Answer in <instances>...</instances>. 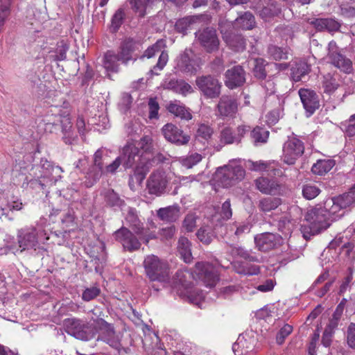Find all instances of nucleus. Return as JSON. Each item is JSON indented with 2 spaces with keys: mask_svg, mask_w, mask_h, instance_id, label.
<instances>
[{
  "mask_svg": "<svg viewBox=\"0 0 355 355\" xmlns=\"http://www.w3.org/2000/svg\"><path fill=\"white\" fill-rule=\"evenodd\" d=\"M162 87L164 89L173 91L183 96L193 92V87L188 83L175 78H166L162 83Z\"/></svg>",
  "mask_w": 355,
  "mask_h": 355,
  "instance_id": "412c9836",
  "label": "nucleus"
},
{
  "mask_svg": "<svg viewBox=\"0 0 355 355\" xmlns=\"http://www.w3.org/2000/svg\"><path fill=\"white\" fill-rule=\"evenodd\" d=\"M196 38L208 53H212L218 49L220 42L214 28H206L198 31L196 33Z\"/></svg>",
  "mask_w": 355,
  "mask_h": 355,
  "instance_id": "2eb2a0df",
  "label": "nucleus"
},
{
  "mask_svg": "<svg viewBox=\"0 0 355 355\" xmlns=\"http://www.w3.org/2000/svg\"><path fill=\"white\" fill-rule=\"evenodd\" d=\"M194 278L193 274L187 269L179 270L175 273V276L172 282L169 280V283L166 284L177 289L178 293L180 295L181 291L189 288L191 286V279Z\"/></svg>",
  "mask_w": 355,
  "mask_h": 355,
  "instance_id": "393cba45",
  "label": "nucleus"
},
{
  "mask_svg": "<svg viewBox=\"0 0 355 355\" xmlns=\"http://www.w3.org/2000/svg\"><path fill=\"white\" fill-rule=\"evenodd\" d=\"M137 147L140 148L141 153L139 164L135 167L130 180L135 179L137 182L141 183L153 164L161 161L162 155L159 153L155 154L153 141L150 136L146 135L141 138Z\"/></svg>",
  "mask_w": 355,
  "mask_h": 355,
  "instance_id": "f257e3e1",
  "label": "nucleus"
},
{
  "mask_svg": "<svg viewBox=\"0 0 355 355\" xmlns=\"http://www.w3.org/2000/svg\"><path fill=\"white\" fill-rule=\"evenodd\" d=\"M245 170L241 166H226L218 169L215 179L223 187H230L234 181L241 180L245 177Z\"/></svg>",
  "mask_w": 355,
  "mask_h": 355,
  "instance_id": "9d476101",
  "label": "nucleus"
},
{
  "mask_svg": "<svg viewBox=\"0 0 355 355\" xmlns=\"http://www.w3.org/2000/svg\"><path fill=\"white\" fill-rule=\"evenodd\" d=\"M66 332L77 339L89 340L96 333V327L92 324L84 322L77 318H67L63 321Z\"/></svg>",
  "mask_w": 355,
  "mask_h": 355,
  "instance_id": "39448f33",
  "label": "nucleus"
},
{
  "mask_svg": "<svg viewBox=\"0 0 355 355\" xmlns=\"http://www.w3.org/2000/svg\"><path fill=\"white\" fill-rule=\"evenodd\" d=\"M214 133L213 129L207 124H200L196 132V137L204 140L209 139Z\"/></svg>",
  "mask_w": 355,
  "mask_h": 355,
  "instance_id": "69168bd1",
  "label": "nucleus"
},
{
  "mask_svg": "<svg viewBox=\"0 0 355 355\" xmlns=\"http://www.w3.org/2000/svg\"><path fill=\"white\" fill-rule=\"evenodd\" d=\"M327 58L333 65L340 71L346 73L352 71V61L338 52V46L334 41H331L329 43Z\"/></svg>",
  "mask_w": 355,
  "mask_h": 355,
  "instance_id": "4468645a",
  "label": "nucleus"
},
{
  "mask_svg": "<svg viewBox=\"0 0 355 355\" xmlns=\"http://www.w3.org/2000/svg\"><path fill=\"white\" fill-rule=\"evenodd\" d=\"M225 84L230 89L241 86L245 81V71L242 67L234 66L228 69L225 74Z\"/></svg>",
  "mask_w": 355,
  "mask_h": 355,
  "instance_id": "a878e982",
  "label": "nucleus"
},
{
  "mask_svg": "<svg viewBox=\"0 0 355 355\" xmlns=\"http://www.w3.org/2000/svg\"><path fill=\"white\" fill-rule=\"evenodd\" d=\"M45 231L34 226L26 227L17 232V241L21 252L26 250H35L40 242L49 239Z\"/></svg>",
  "mask_w": 355,
  "mask_h": 355,
  "instance_id": "20e7f679",
  "label": "nucleus"
},
{
  "mask_svg": "<svg viewBox=\"0 0 355 355\" xmlns=\"http://www.w3.org/2000/svg\"><path fill=\"white\" fill-rule=\"evenodd\" d=\"M237 100L228 95L222 96L217 104L216 115L221 118H234L238 112Z\"/></svg>",
  "mask_w": 355,
  "mask_h": 355,
  "instance_id": "dca6fc26",
  "label": "nucleus"
},
{
  "mask_svg": "<svg viewBox=\"0 0 355 355\" xmlns=\"http://www.w3.org/2000/svg\"><path fill=\"white\" fill-rule=\"evenodd\" d=\"M118 54L114 51H107L104 55L103 66L107 71L117 72L119 68Z\"/></svg>",
  "mask_w": 355,
  "mask_h": 355,
  "instance_id": "4c0bfd02",
  "label": "nucleus"
},
{
  "mask_svg": "<svg viewBox=\"0 0 355 355\" xmlns=\"http://www.w3.org/2000/svg\"><path fill=\"white\" fill-rule=\"evenodd\" d=\"M180 295L186 296L191 303L197 305L204 299L203 293L198 288H193L191 286L188 289L181 291Z\"/></svg>",
  "mask_w": 355,
  "mask_h": 355,
  "instance_id": "de8ad7c7",
  "label": "nucleus"
},
{
  "mask_svg": "<svg viewBox=\"0 0 355 355\" xmlns=\"http://www.w3.org/2000/svg\"><path fill=\"white\" fill-rule=\"evenodd\" d=\"M164 138L178 146L186 145L190 140V136L184 134L183 131L173 123H166L162 128Z\"/></svg>",
  "mask_w": 355,
  "mask_h": 355,
  "instance_id": "6ab92c4d",
  "label": "nucleus"
},
{
  "mask_svg": "<svg viewBox=\"0 0 355 355\" xmlns=\"http://www.w3.org/2000/svg\"><path fill=\"white\" fill-rule=\"evenodd\" d=\"M202 155L199 153H191L180 159L181 164L187 168H191L202 160Z\"/></svg>",
  "mask_w": 355,
  "mask_h": 355,
  "instance_id": "864d4df0",
  "label": "nucleus"
},
{
  "mask_svg": "<svg viewBox=\"0 0 355 355\" xmlns=\"http://www.w3.org/2000/svg\"><path fill=\"white\" fill-rule=\"evenodd\" d=\"M125 17V10L123 8H119L116 10L111 19V23L110 25V31L111 33H116L121 25Z\"/></svg>",
  "mask_w": 355,
  "mask_h": 355,
  "instance_id": "49530a36",
  "label": "nucleus"
},
{
  "mask_svg": "<svg viewBox=\"0 0 355 355\" xmlns=\"http://www.w3.org/2000/svg\"><path fill=\"white\" fill-rule=\"evenodd\" d=\"M325 211L322 207H315L306 212L304 223L300 228L305 239L319 234L331 225V220L326 216Z\"/></svg>",
  "mask_w": 355,
  "mask_h": 355,
  "instance_id": "f03ea898",
  "label": "nucleus"
},
{
  "mask_svg": "<svg viewBox=\"0 0 355 355\" xmlns=\"http://www.w3.org/2000/svg\"><path fill=\"white\" fill-rule=\"evenodd\" d=\"M233 267L237 273L245 275H257L260 271L258 266L247 262L235 261Z\"/></svg>",
  "mask_w": 355,
  "mask_h": 355,
  "instance_id": "ea45409f",
  "label": "nucleus"
},
{
  "mask_svg": "<svg viewBox=\"0 0 355 355\" xmlns=\"http://www.w3.org/2000/svg\"><path fill=\"white\" fill-rule=\"evenodd\" d=\"M198 20V18L196 16L183 17L176 21L175 28L178 33L186 35L187 31L191 28L192 26L196 23Z\"/></svg>",
  "mask_w": 355,
  "mask_h": 355,
  "instance_id": "a19ab883",
  "label": "nucleus"
},
{
  "mask_svg": "<svg viewBox=\"0 0 355 355\" xmlns=\"http://www.w3.org/2000/svg\"><path fill=\"white\" fill-rule=\"evenodd\" d=\"M275 162H266V161H252L248 160L245 163V166L248 168L250 171L263 172V171H272V173L275 175H281L282 174V172H277V169L275 168Z\"/></svg>",
  "mask_w": 355,
  "mask_h": 355,
  "instance_id": "473e14b6",
  "label": "nucleus"
},
{
  "mask_svg": "<svg viewBox=\"0 0 355 355\" xmlns=\"http://www.w3.org/2000/svg\"><path fill=\"white\" fill-rule=\"evenodd\" d=\"M114 236L119 242L125 250L133 252L141 247L139 239L128 228L121 227L114 233Z\"/></svg>",
  "mask_w": 355,
  "mask_h": 355,
  "instance_id": "f3484780",
  "label": "nucleus"
},
{
  "mask_svg": "<svg viewBox=\"0 0 355 355\" xmlns=\"http://www.w3.org/2000/svg\"><path fill=\"white\" fill-rule=\"evenodd\" d=\"M60 112V109L59 107L56 106L51 107L43 116L40 124L46 132L52 133L57 130L62 116Z\"/></svg>",
  "mask_w": 355,
  "mask_h": 355,
  "instance_id": "5701e85b",
  "label": "nucleus"
},
{
  "mask_svg": "<svg viewBox=\"0 0 355 355\" xmlns=\"http://www.w3.org/2000/svg\"><path fill=\"white\" fill-rule=\"evenodd\" d=\"M166 109L171 114L180 118L182 120L189 121L192 119L190 109L180 101H171L167 105Z\"/></svg>",
  "mask_w": 355,
  "mask_h": 355,
  "instance_id": "2f4dec72",
  "label": "nucleus"
},
{
  "mask_svg": "<svg viewBox=\"0 0 355 355\" xmlns=\"http://www.w3.org/2000/svg\"><path fill=\"white\" fill-rule=\"evenodd\" d=\"M256 188L266 195H279L282 191V185L276 180L265 177L255 180Z\"/></svg>",
  "mask_w": 355,
  "mask_h": 355,
  "instance_id": "bb28decb",
  "label": "nucleus"
},
{
  "mask_svg": "<svg viewBox=\"0 0 355 355\" xmlns=\"http://www.w3.org/2000/svg\"><path fill=\"white\" fill-rule=\"evenodd\" d=\"M191 243L188 239L181 237L178 241V252H180L184 261L190 263L192 260V254L191 252Z\"/></svg>",
  "mask_w": 355,
  "mask_h": 355,
  "instance_id": "c03bdc74",
  "label": "nucleus"
},
{
  "mask_svg": "<svg viewBox=\"0 0 355 355\" xmlns=\"http://www.w3.org/2000/svg\"><path fill=\"white\" fill-rule=\"evenodd\" d=\"M166 46V42L164 40H157L153 45L148 47L144 53L143 57L147 58H153L156 53L162 51Z\"/></svg>",
  "mask_w": 355,
  "mask_h": 355,
  "instance_id": "4d7b16f0",
  "label": "nucleus"
},
{
  "mask_svg": "<svg viewBox=\"0 0 355 355\" xmlns=\"http://www.w3.org/2000/svg\"><path fill=\"white\" fill-rule=\"evenodd\" d=\"M336 198L343 209H347L355 202V189H351L347 193Z\"/></svg>",
  "mask_w": 355,
  "mask_h": 355,
  "instance_id": "603ef678",
  "label": "nucleus"
},
{
  "mask_svg": "<svg viewBox=\"0 0 355 355\" xmlns=\"http://www.w3.org/2000/svg\"><path fill=\"white\" fill-rule=\"evenodd\" d=\"M168 60V55L167 52L162 51L156 65H155L153 67V68L152 69H150V73L152 74L157 75L158 71H162L164 68Z\"/></svg>",
  "mask_w": 355,
  "mask_h": 355,
  "instance_id": "338daca9",
  "label": "nucleus"
},
{
  "mask_svg": "<svg viewBox=\"0 0 355 355\" xmlns=\"http://www.w3.org/2000/svg\"><path fill=\"white\" fill-rule=\"evenodd\" d=\"M235 26L245 30H250L255 26V19L250 12H245L235 20Z\"/></svg>",
  "mask_w": 355,
  "mask_h": 355,
  "instance_id": "37998d69",
  "label": "nucleus"
},
{
  "mask_svg": "<svg viewBox=\"0 0 355 355\" xmlns=\"http://www.w3.org/2000/svg\"><path fill=\"white\" fill-rule=\"evenodd\" d=\"M338 87L339 84L335 78L332 77L330 74L324 76L322 87L324 93L331 94Z\"/></svg>",
  "mask_w": 355,
  "mask_h": 355,
  "instance_id": "3c124183",
  "label": "nucleus"
},
{
  "mask_svg": "<svg viewBox=\"0 0 355 355\" xmlns=\"http://www.w3.org/2000/svg\"><path fill=\"white\" fill-rule=\"evenodd\" d=\"M193 52L191 49H186L177 58V67L184 73L195 74L200 69L201 60L199 58H193Z\"/></svg>",
  "mask_w": 355,
  "mask_h": 355,
  "instance_id": "ddd939ff",
  "label": "nucleus"
},
{
  "mask_svg": "<svg viewBox=\"0 0 355 355\" xmlns=\"http://www.w3.org/2000/svg\"><path fill=\"white\" fill-rule=\"evenodd\" d=\"M101 293V289L98 286H92L90 288H87L82 294V299L85 302H89L96 297H98Z\"/></svg>",
  "mask_w": 355,
  "mask_h": 355,
  "instance_id": "774afa93",
  "label": "nucleus"
},
{
  "mask_svg": "<svg viewBox=\"0 0 355 355\" xmlns=\"http://www.w3.org/2000/svg\"><path fill=\"white\" fill-rule=\"evenodd\" d=\"M280 236L270 232H265L254 236L256 246L260 251L267 252L275 248L280 241Z\"/></svg>",
  "mask_w": 355,
  "mask_h": 355,
  "instance_id": "b1692460",
  "label": "nucleus"
},
{
  "mask_svg": "<svg viewBox=\"0 0 355 355\" xmlns=\"http://www.w3.org/2000/svg\"><path fill=\"white\" fill-rule=\"evenodd\" d=\"M95 324L105 335L102 336V340L114 349L120 347L121 345L119 339L115 336L114 327L111 324L107 322L102 318H98L95 320Z\"/></svg>",
  "mask_w": 355,
  "mask_h": 355,
  "instance_id": "4be33fe9",
  "label": "nucleus"
},
{
  "mask_svg": "<svg viewBox=\"0 0 355 355\" xmlns=\"http://www.w3.org/2000/svg\"><path fill=\"white\" fill-rule=\"evenodd\" d=\"M320 193V189L315 185L308 184L302 188V195L307 200H312L317 197Z\"/></svg>",
  "mask_w": 355,
  "mask_h": 355,
  "instance_id": "bf43d9fd",
  "label": "nucleus"
},
{
  "mask_svg": "<svg viewBox=\"0 0 355 355\" xmlns=\"http://www.w3.org/2000/svg\"><path fill=\"white\" fill-rule=\"evenodd\" d=\"M126 222L132 227L135 233L144 243H148L150 240L155 239V234L143 227V223L139 219L138 212L133 207H128L125 216Z\"/></svg>",
  "mask_w": 355,
  "mask_h": 355,
  "instance_id": "1a4fd4ad",
  "label": "nucleus"
},
{
  "mask_svg": "<svg viewBox=\"0 0 355 355\" xmlns=\"http://www.w3.org/2000/svg\"><path fill=\"white\" fill-rule=\"evenodd\" d=\"M298 94L307 116H310L320 107L318 96L313 90L305 88L300 89Z\"/></svg>",
  "mask_w": 355,
  "mask_h": 355,
  "instance_id": "aec40b11",
  "label": "nucleus"
},
{
  "mask_svg": "<svg viewBox=\"0 0 355 355\" xmlns=\"http://www.w3.org/2000/svg\"><path fill=\"white\" fill-rule=\"evenodd\" d=\"M268 54L276 60H287L288 51L277 46L270 45L268 49Z\"/></svg>",
  "mask_w": 355,
  "mask_h": 355,
  "instance_id": "5fc2aeb1",
  "label": "nucleus"
},
{
  "mask_svg": "<svg viewBox=\"0 0 355 355\" xmlns=\"http://www.w3.org/2000/svg\"><path fill=\"white\" fill-rule=\"evenodd\" d=\"M335 162L332 159H319L315 163L311 171L318 175H323L327 173L334 166Z\"/></svg>",
  "mask_w": 355,
  "mask_h": 355,
  "instance_id": "79ce46f5",
  "label": "nucleus"
},
{
  "mask_svg": "<svg viewBox=\"0 0 355 355\" xmlns=\"http://www.w3.org/2000/svg\"><path fill=\"white\" fill-rule=\"evenodd\" d=\"M140 151L137 146L133 144H127L122 149V153L119 156L121 157L123 165L125 168H130L135 162V157H138L139 162ZM139 162L138 163V164Z\"/></svg>",
  "mask_w": 355,
  "mask_h": 355,
  "instance_id": "c85d7f7f",
  "label": "nucleus"
},
{
  "mask_svg": "<svg viewBox=\"0 0 355 355\" xmlns=\"http://www.w3.org/2000/svg\"><path fill=\"white\" fill-rule=\"evenodd\" d=\"M282 201L279 198H263L259 200L258 207L263 212H268L277 208Z\"/></svg>",
  "mask_w": 355,
  "mask_h": 355,
  "instance_id": "a18cd8bd",
  "label": "nucleus"
},
{
  "mask_svg": "<svg viewBox=\"0 0 355 355\" xmlns=\"http://www.w3.org/2000/svg\"><path fill=\"white\" fill-rule=\"evenodd\" d=\"M180 210L178 206H168L160 208L157 211V216L162 220L173 222L179 218Z\"/></svg>",
  "mask_w": 355,
  "mask_h": 355,
  "instance_id": "58836bf2",
  "label": "nucleus"
},
{
  "mask_svg": "<svg viewBox=\"0 0 355 355\" xmlns=\"http://www.w3.org/2000/svg\"><path fill=\"white\" fill-rule=\"evenodd\" d=\"M196 236L202 243L207 245L211 242L213 238V234L209 227L200 228L196 233Z\"/></svg>",
  "mask_w": 355,
  "mask_h": 355,
  "instance_id": "0e129e2a",
  "label": "nucleus"
},
{
  "mask_svg": "<svg viewBox=\"0 0 355 355\" xmlns=\"http://www.w3.org/2000/svg\"><path fill=\"white\" fill-rule=\"evenodd\" d=\"M168 177L163 171L153 173L147 180V189L150 194L161 196L164 193L168 184Z\"/></svg>",
  "mask_w": 355,
  "mask_h": 355,
  "instance_id": "a211bd4d",
  "label": "nucleus"
},
{
  "mask_svg": "<svg viewBox=\"0 0 355 355\" xmlns=\"http://www.w3.org/2000/svg\"><path fill=\"white\" fill-rule=\"evenodd\" d=\"M304 152V143L296 137H288L283 146L282 161L293 165Z\"/></svg>",
  "mask_w": 355,
  "mask_h": 355,
  "instance_id": "423d86ee",
  "label": "nucleus"
},
{
  "mask_svg": "<svg viewBox=\"0 0 355 355\" xmlns=\"http://www.w3.org/2000/svg\"><path fill=\"white\" fill-rule=\"evenodd\" d=\"M341 128L349 137L355 135V114L351 115L347 120L341 123Z\"/></svg>",
  "mask_w": 355,
  "mask_h": 355,
  "instance_id": "680f3d73",
  "label": "nucleus"
},
{
  "mask_svg": "<svg viewBox=\"0 0 355 355\" xmlns=\"http://www.w3.org/2000/svg\"><path fill=\"white\" fill-rule=\"evenodd\" d=\"M144 267L150 281H157L164 284L169 283V268L168 263L158 257L148 255L144 261Z\"/></svg>",
  "mask_w": 355,
  "mask_h": 355,
  "instance_id": "7ed1b4c3",
  "label": "nucleus"
},
{
  "mask_svg": "<svg viewBox=\"0 0 355 355\" xmlns=\"http://www.w3.org/2000/svg\"><path fill=\"white\" fill-rule=\"evenodd\" d=\"M150 3L147 0L130 1L132 10L139 17H144L146 15V8Z\"/></svg>",
  "mask_w": 355,
  "mask_h": 355,
  "instance_id": "6e6d98bb",
  "label": "nucleus"
},
{
  "mask_svg": "<svg viewBox=\"0 0 355 355\" xmlns=\"http://www.w3.org/2000/svg\"><path fill=\"white\" fill-rule=\"evenodd\" d=\"M261 6H259L257 9L260 17L264 20H268L270 17L275 16L280 10L274 0L261 1Z\"/></svg>",
  "mask_w": 355,
  "mask_h": 355,
  "instance_id": "72a5a7b5",
  "label": "nucleus"
},
{
  "mask_svg": "<svg viewBox=\"0 0 355 355\" xmlns=\"http://www.w3.org/2000/svg\"><path fill=\"white\" fill-rule=\"evenodd\" d=\"M311 71V67L307 62L303 60L295 62V65L291 68V76L294 82L300 81L304 76Z\"/></svg>",
  "mask_w": 355,
  "mask_h": 355,
  "instance_id": "e433bc0d",
  "label": "nucleus"
},
{
  "mask_svg": "<svg viewBox=\"0 0 355 355\" xmlns=\"http://www.w3.org/2000/svg\"><path fill=\"white\" fill-rule=\"evenodd\" d=\"M60 124L62 126V139L67 144H71L77 137L72 130V123L68 114L62 116Z\"/></svg>",
  "mask_w": 355,
  "mask_h": 355,
  "instance_id": "c9c22d12",
  "label": "nucleus"
},
{
  "mask_svg": "<svg viewBox=\"0 0 355 355\" xmlns=\"http://www.w3.org/2000/svg\"><path fill=\"white\" fill-rule=\"evenodd\" d=\"M54 170V167L51 163L46 159H42L40 165L33 166L31 169V175L33 176L27 182L23 183V187L26 184V187L30 185L32 189L37 187L44 188L45 183L41 180L43 179L50 178L51 171Z\"/></svg>",
  "mask_w": 355,
  "mask_h": 355,
  "instance_id": "0eeeda50",
  "label": "nucleus"
},
{
  "mask_svg": "<svg viewBox=\"0 0 355 355\" xmlns=\"http://www.w3.org/2000/svg\"><path fill=\"white\" fill-rule=\"evenodd\" d=\"M108 150L105 148H100L94 155V165L87 173L86 185L92 187L98 181L103 174L104 164L107 162Z\"/></svg>",
  "mask_w": 355,
  "mask_h": 355,
  "instance_id": "6e6552de",
  "label": "nucleus"
},
{
  "mask_svg": "<svg viewBox=\"0 0 355 355\" xmlns=\"http://www.w3.org/2000/svg\"><path fill=\"white\" fill-rule=\"evenodd\" d=\"M250 136L255 145L265 144L268 139L269 131L264 128L257 126L252 130Z\"/></svg>",
  "mask_w": 355,
  "mask_h": 355,
  "instance_id": "09e8293b",
  "label": "nucleus"
},
{
  "mask_svg": "<svg viewBox=\"0 0 355 355\" xmlns=\"http://www.w3.org/2000/svg\"><path fill=\"white\" fill-rule=\"evenodd\" d=\"M307 22L318 31L334 32L338 31L340 28L339 23L333 19L310 18L308 19Z\"/></svg>",
  "mask_w": 355,
  "mask_h": 355,
  "instance_id": "c756f323",
  "label": "nucleus"
},
{
  "mask_svg": "<svg viewBox=\"0 0 355 355\" xmlns=\"http://www.w3.org/2000/svg\"><path fill=\"white\" fill-rule=\"evenodd\" d=\"M220 32L223 40L234 51H243L245 49V40L241 35L228 33L223 26H220Z\"/></svg>",
  "mask_w": 355,
  "mask_h": 355,
  "instance_id": "7c9ffc66",
  "label": "nucleus"
},
{
  "mask_svg": "<svg viewBox=\"0 0 355 355\" xmlns=\"http://www.w3.org/2000/svg\"><path fill=\"white\" fill-rule=\"evenodd\" d=\"M252 64L253 65L254 74L257 78L261 79L266 78V73L264 67V61L263 59H254L252 60Z\"/></svg>",
  "mask_w": 355,
  "mask_h": 355,
  "instance_id": "13d9d810",
  "label": "nucleus"
},
{
  "mask_svg": "<svg viewBox=\"0 0 355 355\" xmlns=\"http://www.w3.org/2000/svg\"><path fill=\"white\" fill-rule=\"evenodd\" d=\"M12 2V0H0V33L10 15Z\"/></svg>",
  "mask_w": 355,
  "mask_h": 355,
  "instance_id": "8fccbe9b",
  "label": "nucleus"
},
{
  "mask_svg": "<svg viewBox=\"0 0 355 355\" xmlns=\"http://www.w3.org/2000/svg\"><path fill=\"white\" fill-rule=\"evenodd\" d=\"M107 202L112 207H117L122 209L125 205L124 200H121L114 191H110L106 195Z\"/></svg>",
  "mask_w": 355,
  "mask_h": 355,
  "instance_id": "e2e57ef3",
  "label": "nucleus"
},
{
  "mask_svg": "<svg viewBox=\"0 0 355 355\" xmlns=\"http://www.w3.org/2000/svg\"><path fill=\"white\" fill-rule=\"evenodd\" d=\"M194 272L197 278L201 280L207 287H214L219 280L217 269L212 264L207 262L196 263Z\"/></svg>",
  "mask_w": 355,
  "mask_h": 355,
  "instance_id": "9b49d317",
  "label": "nucleus"
},
{
  "mask_svg": "<svg viewBox=\"0 0 355 355\" xmlns=\"http://www.w3.org/2000/svg\"><path fill=\"white\" fill-rule=\"evenodd\" d=\"M135 41L131 38H125L121 43L119 50L116 53L123 64H126L132 60V53L134 51Z\"/></svg>",
  "mask_w": 355,
  "mask_h": 355,
  "instance_id": "f704fd0d",
  "label": "nucleus"
},
{
  "mask_svg": "<svg viewBox=\"0 0 355 355\" xmlns=\"http://www.w3.org/2000/svg\"><path fill=\"white\" fill-rule=\"evenodd\" d=\"M220 140L226 144L236 142V134L230 127H225L220 132Z\"/></svg>",
  "mask_w": 355,
  "mask_h": 355,
  "instance_id": "052dcab7",
  "label": "nucleus"
},
{
  "mask_svg": "<svg viewBox=\"0 0 355 355\" xmlns=\"http://www.w3.org/2000/svg\"><path fill=\"white\" fill-rule=\"evenodd\" d=\"M322 209L326 211V216L331 220V223L341 218L345 213L343 208L340 205V202L336 197L327 199Z\"/></svg>",
  "mask_w": 355,
  "mask_h": 355,
  "instance_id": "cd10ccee",
  "label": "nucleus"
},
{
  "mask_svg": "<svg viewBox=\"0 0 355 355\" xmlns=\"http://www.w3.org/2000/svg\"><path fill=\"white\" fill-rule=\"evenodd\" d=\"M196 84L203 95L209 98H215L220 94L221 84L213 76H202L196 80Z\"/></svg>",
  "mask_w": 355,
  "mask_h": 355,
  "instance_id": "f8f14e48",
  "label": "nucleus"
}]
</instances>
